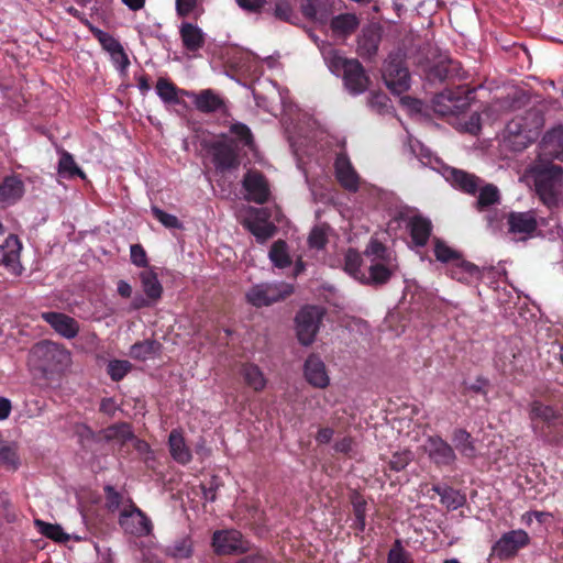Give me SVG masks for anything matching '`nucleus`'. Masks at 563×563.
<instances>
[{
	"label": "nucleus",
	"instance_id": "54",
	"mask_svg": "<svg viewBox=\"0 0 563 563\" xmlns=\"http://www.w3.org/2000/svg\"><path fill=\"white\" fill-rule=\"evenodd\" d=\"M387 563H413L410 552H408L399 539L395 540L388 554Z\"/></svg>",
	"mask_w": 563,
	"mask_h": 563
},
{
	"label": "nucleus",
	"instance_id": "44",
	"mask_svg": "<svg viewBox=\"0 0 563 563\" xmlns=\"http://www.w3.org/2000/svg\"><path fill=\"white\" fill-rule=\"evenodd\" d=\"M351 504L353 507L354 521L351 526L355 531V536H358L365 531L366 527V501L357 493H354L351 497Z\"/></svg>",
	"mask_w": 563,
	"mask_h": 563
},
{
	"label": "nucleus",
	"instance_id": "21",
	"mask_svg": "<svg viewBox=\"0 0 563 563\" xmlns=\"http://www.w3.org/2000/svg\"><path fill=\"white\" fill-rule=\"evenodd\" d=\"M445 178L453 188L470 196L477 194L481 181L483 180L475 174L457 168L448 169Z\"/></svg>",
	"mask_w": 563,
	"mask_h": 563
},
{
	"label": "nucleus",
	"instance_id": "51",
	"mask_svg": "<svg viewBox=\"0 0 563 563\" xmlns=\"http://www.w3.org/2000/svg\"><path fill=\"white\" fill-rule=\"evenodd\" d=\"M434 256L442 263H455L462 257V254L448 246L442 240L434 239Z\"/></svg>",
	"mask_w": 563,
	"mask_h": 563
},
{
	"label": "nucleus",
	"instance_id": "28",
	"mask_svg": "<svg viewBox=\"0 0 563 563\" xmlns=\"http://www.w3.org/2000/svg\"><path fill=\"white\" fill-rule=\"evenodd\" d=\"M90 31L103 49L109 52L113 58H120L122 68H125L130 65L129 57L124 52L123 46L115 37L95 26H90Z\"/></svg>",
	"mask_w": 563,
	"mask_h": 563
},
{
	"label": "nucleus",
	"instance_id": "59",
	"mask_svg": "<svg viewBox=\"0 0 563 563\" xmlns=\"http://www.w3.org/2000/svg\"><path fill=\"white\" fill-rule=\"evenodd\" d=\"M274 16L287 23H294L295 20H297V14L292 5L286 0H280L275 3Z\"/></svg>",
	"mask_w": 563,
	"mask_h": 563
},
{
	"label": "nucleus",
	"instance_id": "41",
	"mask_svg": "<svg viewBox=\"0 0 563 563\" xmlns=\"http://www.w3.org/2000/svg\"><path fill=\"white\" fill-rule=\"evenodd\" d=\"M57 173L59 177L66 179H73L75 177H80L81 179L86 178V174L77 165L74 156L67 151H62L60 153Z\"/></svg>",
	"mask_w": 563,
	"mask_h": 563
},
{
	"label": "nucleus",
	"instance_id": "56",
	"mask_svg": "<svg viewBox=\"0 0 563 563\" xmlns=\"http://www.w3.org/2000/svg\"><path fill=\"white\" fill-rule=\"evenodd\" d=\"M20 462L15 448L0 441V465L16 470Z\"/></svg>",
	"mask_w": 563,
	"mask_h": 563
},
{
	"label": "nucleus",
	"instance_id": "55",
	"mask_svg": "<svg viewBox=\"0 0 563 563\" xmlns=\"http://www.w3.org/2000/svg\"><path fill=\"white\" fill-rule=\"evenodd\" d=\"M106 438L109 440L117 439L123 443L135 439L131 427L128 423L113 424L109 427L106 431Z\"/></svg>",
	"mask_w": 563,
	"mask_h": 563
},
{
	"label": "nucleus",
	"instance_id": "1",
	"mask_svg": "<svg viewBox=\"0 0 563 563\" xmlns=\"http://www.w3.org/2000/svg\"><path fill=\"white\" fill-rule=\"evenodd\" d=\"M418 67L430 84L454 85L455 80H462L465 77L460 62L448 55L438 54L435 51H430L423 59H420Z\"/></svg>",
	"mask_w": 563,
	"mask_h": 563
},
{
	"label": "nucleus",
	"instance_id": "9",
	"mask_svg": "<svg viewBox=\"0 0 563 563\" xmlns=\"http://www.w3.org/2000/svg\"><path fill=\"white\" fill-rule=\"evenodd\" d=\"M118 523L124 533L137 538L147 537L153 531L150 517L130 497L119 512Z\"/></svg>",
	"mask_w": 563,
	"mask_h": 563
},
{
	"label": "nucleus",
	"instance_id": "34",
	"mask_svg": "<svg viewBox=\"0 0 563 563\" xmlns=\"http://www.w3.org/2000/svg\"><path fill=\"white\" fill-rule=\"evenodd\" d=\"M164 555L174 560H186L194 554V541L190 536H180L163 549Z\"/></svg>",
	"mask_w": 563,
	"mask_h": 563
},
{
	"label": "nucleus",
	"instance_id": "3",
	"mask_svg": "<svg viewBox=\"0 0 563 563\" xmlns=\"http://www.w3.org/2000/svg\"><path fill=\"white\" fill-rule=\"evenodd\" d=\"M528 415L534 434L547 441L556 440V429L562 420L558 407L536 399L529 404Z\"/></svg>",
	"mask_w": 563,
	"mask_h": 563
},
{
	"label": "nucleus",
	"instance_id": "61",
	"mask_svg": "<svg viewBox=\"0 0 563 563\" xmlns=\"http://www.w3.org/2000/svg\"><path fill=\"white\" fill-rule=\"evenodd\" d=\"M152 213L165 228L178 229L181 227V223L176 216L167 213L158 207H152Z\"/></svg>",
	"mask_w": 563,
	"mask_h": 563
},
{
	"label": "nucleus",
	"instance_id": "18",
	"mask_svg": "<svg viewBox=\"0 0 563 563\" xmlns=\"http://www.w3.org/2000/svg\"><path fill=\"white\" fill-rule=\"evenodd\" d=\"M397 268L395 258H387L386 261L371 262L367 273H364L362 284L368 286H383L386 285Z\"/></svg>",
	"mask_w": 563,
	"mask_h": 563
},
{
	"label": "nucleus",
	"instance_id": "42",
	"mask_svg": "<svg viewBox=\"0 0 563 563\" xmlns=\"http://www.w3.org/2000/svg\"><path fill=\"white\" fill-rule=\"evenodd\" d=\"M162 350V344L156 340H144L135 342L130 347V356L134 360L145 361L157 354Z\"/></svg>",
	"mask_w": 563,
	"mask_h": 563
},
{
	"label": "nucleus",
	"instance_id": "5",
	"mask_svg": "<svg viewBox=\"0 0 563 563\" xmlns=\"http://www.w3.org/2000/svg\"><path fill=\"white\" fill-rule=\"evenodd\" d=\"M325 316V309L317 305H306L296 313L295 331L298 342L303 346H310Z\"/></svg>",
	"mask_w": 563,
	"mask_h": 563
},
{
	"label": "nucleus",
	"instance_id": "15",
	"mask_svg": "<svg viewBox=\"0 0 563 563\" xmlns=\"http://www.w3.org/2000/svg\"><path fill=\"white\" fill-rule=\"evenodd\" d=\"M342 79L344 87L353 96L364 93L371 84L369 76L356 58H352V62L347 64V68L342 74Z\"/></svg>",
	"mask_w": 563,
	"mask_h": 563
},
{
	"label": "nucleus",
	"instance_id": "22",
	"mask_svg": "<svg viewBox=\"0 0 563 563\" xmlns=\"http://www.w3.org/2000/svg\"><path fill=\"white\" fill-rule=\"evenodd\" d=\"M335 177L340 185L350 191L358 189V175L346 154L340 153L334 161Z\"/></svg>",
	"mask_w": 563,
	"mask_h": 563
},
{
	"label": "nucleus",
	"instance_id": "32",
	"mask_svg": "<svg viewBox=\"0 0 563 563\" xmlns=\"http://www.w3.org/2000/svg\"><path fill=\"white\" fill-rule=\"evenodd\" d=\"M408 228L415 245L426 246L432 233L431 221L428 218L415 216L410 219Z\"/></svg>",
	"mask_w": 563,
	"mask_h": 563
},
{
	"label": "nucleus",
	"instance_id": "64",
	"mask_svg": "<svg viewBox=\"0 0 563 563\" xmlns=\"http://www.w3.org/2000/svg\"><path fill=\"white\" fill-rule=\"evenodd\" d=\"M130 257L131 262L137 267L146 268L148 266L147 254L141 244L131 245Z\"/></svg>",
	"mask_w": 563,
	"mask_h": 563
},
{
	"label": "nucleus",
	"instance_id": "19",
	"mask_svg": "<svg viewBox=\"0 0 563 563\" xmlns=\"http://www.w3.org/2000/svg\"><path fill=\"white\" fill-rule=\"evenodd\" d=\"M243 188L249 199L262 205L269 198V188L265 176L258 170H249L243 177Z\"/></svg>",
	"mask_w": 563,
	"mask_h": 563
},
{
	"label": "nucleus",
	"instance_id": "60",
	"mask_svg": "<svg viewBox=\"0 0 563 563\" xmlns=\"http://www.w3.org/2000/svg\"><path fill=\"white\" fill-rule=\"evenodd\" d=\"M222 486V483L218 476H212L208 482L202 483L200 488L205 500L213 503L217 499L218 489Z\"/></svg>",
	"mask_w": 563,
	"mask_h": 563
},
{
	"label": "nucleus",
	"instance_id": "14",
	"mask_svg": "<svg viewBox=\"0 0 563 563\" xmlns=\"http://www.w3.org/2000/svg\"><path fill=\"white\" fill-rule=\"evenodd\" d=\"M268 217L264 209H252L249 217L242 221V225L255 236L258 243H265L277 232V227L268 220Z\"/></svg>",
	"mask_w": 563,
	"mask_h": 563
},
{
	"label": "nucleus",
	"instance_id": "11",
	"mask_svg": "<svg viewBox=\"0 0 563 563\" xmlns=\"http://www.w3.org/2000/svg\"><path fill=\"white\" fill-rule=\"evenodd\" d=\"M530 543L529 534L522 530H510L501 534V537L493 544L489 558L507 561L517 556L520 550Z\"/></svg>",
	"mask_w": 563,
	"mask_h": 563
},
{
	"label": "nucleus",
	"instance_id": "53",
	"mask_svg": "<svg viewBox=\"0 0 563 563\" xmlns=\"http://www.w3.org/2000/svg\"><path fill=\"white\" fill-rule=\"evenodd\" d=\"M365 256L372 257L371 262L376 261H386L387 258H394L388 249L378 240L372 239L367 244L365 252Z\"/></svg>",
	"mask_w": 563,
	"mask_h": 563
},
{
	"label": "nucleus",
	"instance_id": "20",
	"mask_svg": "<svg viewBox=\"0 0 563 563\" xmlns=\"http://www.w3.org/2000/svg\"><path fill=\"white\" fill-rule=\"evenodd\" d=\"M25 192L24 181L19 175L5 176L0 183V208L15 205Z\"/></svg>",
	"mask_w": 563,
	"mask_h": 563
},
{
	"label": "nucleus",
	"instance_id": "62",
	"mask_svg": "<svg viewBox=\"0 0 563 563\" xmlns=\"http://www.w3.org/2000/svg\"><path fill=\"white\" fill-rule=\"evenodd\" d=\"M410 461L411 456L409 451L396 452L388 461V468L394 472H400L406 468Z\"/></svg>",
	"mask_w": 563,
	"mask_h": 563
},
{
	"label": "nucleus",
	"instance_id": "13",
	"mask_svg": "<svg viewBox=\"0 0 563 563\" xmlns=\"http://www.w3.org/2000/svg\"><path fill=\"white\" fill-rule=\"evenodd\" d=\"M424 450L439 468L451 467L457 460L454 448L440 435H430L426 440Z\"/></svg>",
	"mask_w": 563,
	"mask_h": 563
},
{
	"label": "nucleus",
	"instance_id": "25",
	"mask_svg": "<svg viewBox=\"0 0 563 563\" xmlns=\"http://www.w3.org/2000/svg\"><path fill=\"white\" fill-rule=\"evenodd\" d=\"M508 233L517 235H530L538 228V221L533 212L511 211L507 217Z\"/></svg>",
	"mask_w": 563,
	"mask_h": 563
},
{
	"label": "nucleus",
	"instance_id": "52",
	"mask_svg": "<svg viewBox=\"0 0 563 563\" xmlns=\"http://www.w3.org/2000/svg\"><path fill=\"white\" fill-rule=\"evenodd\" d=\"M35 525L38 528V531L46 538L56 541V542H65L68 540V536L64 532L63 528L59 525L44 522L42 520H35Z\"/></svg>",
	"mask_w": 563,
	"mask_h": 563
},
{
	"label": "nucleus",
	"instance_id": "12",
	"mask_svg": "<svg viewBox=\"0 0 563 563\" xmlns=\"http://www.w3.org/2000/svg\"><path fill=\"white\" fill-rule=\"evenodd\" d=\"M212 547L219 555L244 553L249 550L247 541L235 529L216 531L212 536Z\"/></svg>",
	"mask_w": 563,
	"mask_h": 563
},
{
	"label": "nucleus",
	"instance_id": "7",
	"mask_svg": "<svg viewBox=\"0 0 563 563\" xmlns=\"http://www.w3.org/2000/svg\"><path fill=\"white\" fill-rule=\"evenodd\" d=\"M31 354L45 372L60 371L70 362V352L66 347L47 340L36 343L32 347Z\"/></svg>",
	"mask_w": 563,
	"mask_h": 563
},
{
	"label": "nucleus",
	"instance_id": "58",
	"mask_svg": "<svg viewBox=\"0 0 563 563\" xmlns=\"http://www.w3.org/2000/svg\"><path fill=\"white\" fill-rule=\"evenodd\" d=\"M485 220L487 228L493 232H499L503 230L504 221L507 220L508 213L499 209H488L485 211Z\"/></svg>",
	"mask_w": 563,
	"mask_h": 563
},
{
	"label": "nucleus",
	"instance_id": "50",
	"mask_svg": "<svg viewBox=\"0 0 563 563\" xmlns=\"http://www.w3.org/2000/svg\"><path fill=\"white\" fill-rule=\"evenodd\" d=\"M106 503L104 506L109 512H115L128 504V498L124 499L123 495L118 492L113 486L107 485L103 488Z\"/></svg>",
	"mask_w": 563,
	"mask_h": 563
},
{
	"label": "nucleus",
	"instance_id": "48",
	"mask_svg": "<svg viewBox=\"0 0 563 563\" xmlns=\"http://www.w3.org/2000/svg\"><path fill=\"white\" fill-rule=\"evenodd\" d=\"M363 258L360 252L349 249L344 255V271L360 283L364 279Z\"/></svg>",
	"mask_w": 563,
	"mask_h": 563
},
{
	"label": "nucleus",
	"instance_id": "30",
	"mask_svg": "<svg viewBox=\"0 0 563 563\" xmlns=\"http://www.w3.org/2000/svg\"><path fill=\"white\" fill-rule=\"evenodd\" d=\"M477 194V199L473 206L478 212H485L501 201V194L498 187L492 183H486L484 179L481 181Z\"/></svg>",
	"mask_w": 563,
	"mask_h": 563
},
{
	"label": "nucleus",
	"instance_id": "2",
	"mask_svg": "<svg viewBox=\"0 0 563 563\" xmlns=\"http://www.w3.org/2000/svg\"><path fill=\"white\" fill-rule=\"evenodd\" d=\"M543 118L536 109L517 115L506 125L507 140L515 151H522L539 136Z\"/></svg>",
	"mask_w": 563,
	"mask_h": 563
},
{
	"label": "nucleus",
	"instance_id": "46",
	"mask_svg": "<svg viewBox=\"0 0 563 563\" xmlns=\"http://www.w3.org/2000/svg\"><path fill=\"white\" fill-rule=\"evenodd\" d=\"M322 55L329 69L335 75L343 74L347 64L352 62V58L344 57L339 49L332 46L324 48Z\"/></svg>",
	"mask_w": 563,
	"mask_h": 563
},
{
	"label": "nucleus",
	"instance_id": "26",
	"mask_svg": "<svg viewBox=\"0 0 563 563\" xmlns=\"http://www.w3.org/2000/svg\"><path fill=\"white\" fill-rule=\"evenodd\" d=\"M449 274L451 278L466 285L483 278L482 269L477 265L464 260L463 256L450 265Z\"/></svg>",
	"mask_w": 563,
	"mask_h": 563
},
{
	"label": "nucleus",
	"instance_id": "35",
	"mask_svg": "<svg viewBox=\"0 0 563 563\" xmlns=\"http://www.w3.org/2000/svg\"><path fill=\"white\" fill-rule=\"evenodd\" d=\"M563 176V169L559 165H539L536 167V185L539 190H551L555 183Z\"/></svg>",
	"mask_w": 563,
	"mask_h": 563
},
{
	"label": "nucleus",
	"instance_id": "4",
	"mask_svg": "<svg viewBox=\"0 0 563 563\" xmlns=\"http://www.w3.org/2000/svg\"><path fill=\"white\" fill-rule=\"evenodd\" d=\"M472 93L466 85H457L454 89L445 88L433 97L432 109L441 117L457 115L471 106Z\"/></svg>",
	"mask_w": 563,
	"mask_h": 563
},
{
	"label": "nucleus",
	"instance_id": "16",
	"mask_svg": "<svg viewBox=\"0 0 563 563\" xmlns=\"http://www.w3.org/2000/svg\"><path fill=\"white\" fill-rule=\"evenodd\" d=\"M192 100L196 109L205 114L224 111L227 109L224 99L212 89H202L199 92L183 91Z\"/></svg>",
	"mask_w": 563,
	"mask_h": 563
},
{
	"label": "nucleus",
	"instance_id": "43",
	"mask_svg": "<svg viewBox=\"0 0 563 563\" xmlns=\"http://www.w3.org/2000/svg\"><path fill=\"white\" fill-rule=\"evenodd\" d=\"M241 375L245 384L254 391H262L266 386V378L261 368L252 363L242 365Z\"/></svg>",
	"mask_w": 563,
	"mask_h": 563
},
{
	"label": "nucleus",
	"instance_id": "31",
	"mask_svg": "<svg viewBox=\"0 0 563 563\" xmlns=\"http://www.w3.org/2000/svg\"><path fill=\"white\" fill-rule=\"evenodd\" d=\"M382 41L379 31L365 30L357 37V54L365 59H372L376 56Z\"/></svg>",
	"mask_w": 563,
	"mask_h": 563
},
{
	"label": "nucleus",
	"instance_id": "17",
	"mask_svg": "<svg viewBox=\"0 0 563 563\" xmlns=\"http://www.w3.org/2000/svg\"><path fill=\"white\" fill-rule=\"evenodd\" d=\"M41 318L65 339H74L79 333L80 327L78 321L66 313L46 311L42 312Z\"/></svg>",
	"mask_w": 563,
	"mask_h": 563
},
{
	"label": "nucleus",
	"instance_id": "36",
	"mask_svg": "<svg viewBox=\"0 0 563 563\" xmlns=\"http://www.w3.org/2000/svg\"><path fill=\"white\" fill-rule=\"evenodd\" d=\"M360 25V20L354 13H341L331 19L330 27L335 35L349 36L353 34Z\"/></svg>",
	"mask_w": 563,
	"mask_h": 563
},
{
	"label": "nucleus",
	"instance_id": "6",
	"mask_svg": "<svg viewBox=\"0 0 563 563\" xmlns=\"http://www.w3.org/2000/svg\"><path fill=\"white\" fill-rule=\"evenodd\" d=\"M383 79L387 88L395 95H401L410 88V74L405 54L400 49L388 55L383 69Z\"/></svg>",
	"mask_w": 563,
	"mask_h": 563
},
{
	"label": "nucleus",
	"instance_id": "57",
	"mask_svg": "<svg viewBox=\"0 0 563 563\" xmlns=\"http://www.w3.org/2000/svg\"><path fill=\"white\" fill-rule=\"evenodd\" d=\"M230 133L244 146H252L254 143L253 134L250 128L241 122H235L230 126Z\"/></svg>",
	"mask_w": 563,
	"mask_h": 563
},
{
	"label": "nucleus",
	"instance_id": "40",
	"mask_svg": "<svg viewBox=\"0 0 563 563\" xmlns=\"http://www.w3.org/2000/svg\"><path fill=\"white\" fill-rule=\"evenodd\" d=\"M328 7V0H303L301 12L308 20L325 22L330 14Z\"/></svg>",
	"mask_w": 563,
	"mask_h": 563
},
{
	"label": "nucleus",
	"instance_id": "49",
	"mask_svg": "<svg viewBox=\"0 0 563 563\" xmlns=\"http://www.w3.org/2000/svg\"><path fill=\"white\" fill-rule=\"evenodd\" d=\"M133 368L131 362L126 360H111L107 365V374L118 383L122 380Z\"/></svg>",
	"mask_w": 563,
	"mask_h": 563
},
{
	"label": "nucleus",
	"instance_id": "47",
	"mask_svg": "<svg viewBox=\"0 0 563 563\" xmlns=\"http://www.w3.org/2000/svg\"><path fill=\"white\" fill-rule=\"evenodd\" d=\"M268 256L274 266L277 268L283 269L291 265L288 246L284 240H277L272 244Z\"/></svg>",
	"mask_w": 563,
	"mask_h": 563
},
{
	"label": "nucleus",
	"instance_id": "33",
	"mask_svg": "<svg viewBox=\"0 0 563 563\" xmlns=\"http://www.w3.org/2000/svg\"><path fill=\"white\" fill-rule=\"evenodd\" d=\"M179 35L184 47L189 52H197L205 45V34L200 27L190 22H183Z\"/></svg>",
	"mask_w": 563,
	"mask_h": 563
},
{
	"label": "nucleus",
	"instance_id": "45",
	"mask_svg": "<svg viewBox=\"0 0 563 563\" xmlns=\"http://www.w3.org/2000/svg\"><path fill=\"white\" fill-rule=\"evenodd\" d=\"M155 89L162 101L168 104H178L180 102L178 95H184L183 89H179L173 81L164 77L158 78Z\"/></svg>",
	"mask_w": 563,
	"mask_h": 563
},
{
	"label": "nucleus",
	"instance_id": "63",
	"mask_svg": "<svg viewBox=\"0 0 563 563\" xmlns=\"http://www.w3.org/2000/svg\"><path fill=\"white\" fill-rule=\"evenodd\" d=\"M310 247L321 250L328 243L327 231L322 227H314L308 238Z\"/></svg>",
	"mask_w": 563,
	"mask_h": 563
},
{
	"label": "nucleus",
	"instance_id": "29",
	"mask_svg": "<svg viewBox=\"0 0 563 563\" xmlns=\"http://www.w3.org/2000/svg\"><path fill=\"white\" fill-rule=\"evenodd\" d=\"M541 155L563 162V125L545 133L541 142Z\"/></svg>",
	"mask_w": 563,
	"mask_h": 563
},
{
	"label": "nucleus",
	"instance_id": "39",
	"mask_svg": "<svg viewBox=\"0 0 563 563\" xmlns=\"http://www.w3.org/2000/svg\"><path fill=\"white\" fill-rule=\"evenodd\" d=\"M431 490L440 496L441 504L448 509L455 510L462 507L465 503V496L451 486L433 485Z\"/></svg>",
	"mask_w": 563,
	"mask_h": 563
},
{
	"label": "nucleus",
	"instance_id": "10",
	"mask_svg": "<svg viewBox=\"0 0 563 563\" xmlns=\"http://www.w3.org/2000/svg\"><path fill=\"white\" fill-rule=\"evenodd\" d=\"M208 151L218 172L224 173L240 166L236 142L227 134H221L218 140L211 141Z\"/></svg>",
	"mask_w": 563,
	"mask_h": 563
},
{
	"label": "nucleus",
	"instance_id": "27",
	"mask_svg": "<svg viewBox=\"0 0 563 563\" xmlns=\"http://www.w3.org/2000/svg\"><path fill=\"white\" fill-rule=\"evenodd\" d=\"M169 454L175 462L187 465L192 460L190 448L187 445L181 429H173L168 435Z\"/></svg>",
	"mask_w": 563,
	"mask_h": 563
},
{
	"label": "nucleus",
	"instance_id": "8",
	"mask_svg": "<svg viewBox=\"0 0 563 563\" xmlns=\"http://www.w3.org/2000/svg\"><path fill=\"white\" fill-rule=\"evenodd\" d=\"M292 292V285L287 283H262L252 286L245 292V299L253 307L262 308L279 302Z\"/></svg>",
	"mask_w": 563,
	"mask_h": 563
},
{
	"label": "nucleus",
	"instance_id": "37",
	"mask_svg": "<svg viewBox=\"0 0 563 563\" xmlns=\"http://www.w3.org/2000/svg\"><path fill=\"white\" fill-rule=\"evenodd\" d=\"M452 442L459 453L467 459L476 457V446L472 434L463 428H456L452 432Z\"/></svg>",
	"mask_w": 563,
	"mask_h": 563
},
{
	"label": "nucleus",
	"instance_id": "23",
	"mask_svg": "<svg viewBox=\"0 0 563 563\" xmlns=\"http://www.w3.org/2000/svg\"><path fill=\"white\" fill-rule=\"evenodd\" d=\"M22 243L15 234H10L2 244H0V264L4 265L12 273H20V253Z\"/></svg>",
	"mask_w": 563,
	"mask_h": 563
},
{
	"label": "nucleus",
	"instance_id": "24",
	"mask_svg": "<svg viewBox=\"0 0 563 563\" xmlns=\"http://www.w3.org/2000/svg\"><path fill=\"white\" fill-rule=\"evenodd\" d=\"M303 373L307 382L317 388L329 385V376L323 361L317 354H311L305 362Z\"/></svg>",
	"mask_w": 563,
	"mask_h": 563
},
{
	"label": "nucleus",
	"instance_id": "38",
	"mask_svg": "<svg viewBox=\"0 0 563 563\" xmlns=\"http://www.w3.org/2000/svg\"><path fill=\"white\" fill-rule=\"evenodd\" d=\"M140 280L145 296L153 302L158 301L163 295V286L157 274L153 269H145L140 273Z\"/></svg>",
	"mask_w": 563,
	"mask_h": 563
}]
</instances>
